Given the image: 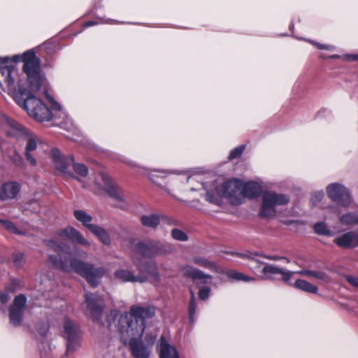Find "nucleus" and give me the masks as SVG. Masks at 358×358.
I'll return each instance as SVG.
<instances>
[{
    "instance_id": "3c124183",
    "label": "nucleus",
    "mask_w": 358,
    "mask_h": 358,
    "mask_svg": "<svg viewBox=\"0 0 358 358\" xmlns=\"http://www.w3.org/2000/svg\"><path fill=\"white\" fill-rule=\"evenodd\" d=\"M38 331L41 336H44L48 331V327L45 324H43L42 327L38 328Z\"/></svg>"
},
{
    "instance_id": "0e129e2a",
    "label": "nucleus",
    "mask_w": 358,
    "mask_h": 358,
    "mask_svg": "<svg viewBox=\"0 0 358 358\" xmlns=\"http://www.w3.org/2000/svg\"><path fill=\"white\" fill-rule=\"evenodd\" d=\"M159 173H164V171H160Z\"/></svg>"
},
{
    "instance_id": "6ab92c4d",
    "label": "nucleus",
    "mask_w": 358,
    "mask_h": 358,
    "mask_svg": "<svg viewBox=\"0 0 358 358\" xmlns=\"http://www.w3.org/2000/svg\"><path fill=\"white\" fill-rule=\"evenodd\" d=\"M334 243L345 249H351L358 247V231H350L336 237Z\"/></svg>"
},
{
    "instance_id": "dca6fc26",
    "label": "nucleus",
    "mask_w": 358,
    "mask_h": 358,
    "mask_svg": "<svg viewBox=\"0 0 358 358\" xmlns=\"http://www.w3.org/2000/svg\"><path fill=\"white\" fill-rule=\"evenodd\" d=\"M57 235L72 243H77L87 247L90 245V241L85 238L80 231L71 226L59 230Z\"/></svg>"
},
{
    "instance_id": "a19ab883",
    "label": "nucleus",
    "mask_w": 358,
    "mask_h": 358,
    "mask_svg": "<svg viewBox=\"0 0 358 358\" xmlns=\"http://www.w3.org/2000/svg\"><path fill=\"white\" fill-rule=\"evenodd\" d=\"M264 258L266 259H268V260H272V261H277V260H280V259H283L285 260L287 263H289L290 261L288 258L285 257H280V256H278V255H262Z\"/></svg>"
},
{
    "instance_id": "680f3d73",
    "label": "nucleus",
    "mask_w": 358,
    "mask_h": 358,
    "mask_svg": "<svg viewBox=\"0 0 358 358\" xmlns=\"http://www.w3.org/2000/svg\"><path fill=\"white\" fill-rule=\"evenodd\" d=\"M167 222H168V224H170L171 223L170 220H167Z\"/></svg>"
},
{
    "instance_id": "ea45409f",
    "label": "nucleus",
    "mask_w": 358,
    "mask_h": 358,
    "mask_svg": "<svg viewBox=\"0 0 358 358\" xmlns=\"http://www.w3.org/2000/svg\"><path fill=\"white\" fill-rule=\"evenodd\" d=\"M294 272L290 271H285L282 269V273H280V275H282V280L285 282H288L291 278L293 276Z\"/></svg>"
},
{
    "instance_id": "8fccbe9b",
    "label": "nucleus",
    "mask_w": 358,
    "mask_h": 358,
    "mask_svg": "<svg viewBox=\"0 0 358 358\" xmlns=\"http://www.w3.org/2000/svg\"><path fill=\"white\" fill-rule=\"evenodd\" d=\"M48 99L50 101V103L52 105V110H55L56 111H60L62 109V106L57 102L54 101V99L50 96H48Z\"/></svg>"
},
{
    "instance_id": "5701e85b",
    "label": "nucleus",
    "mask_w": 358,
    "mask_h": 358,
    "mask_svg": "<svg viewBox=\"0 0 358 358\" xmlns=\"http://www.w3.org/2000/svg\"><path fill=\"white\" fill-rule=\"evenodd\" d=\"M116 279L122 282H145L147 278L141 275H135L133 272L126 269H118L114 273Z\"/></svg>"
},
{
    "instance_id": "6e6552de",
    "label": "nucleus",
    "mask_w": 358,
    "mask_h": 358,
    "mask_svg": "<svg viewBox=\"0 0 358 358\" xmlns=\"http://www.w3.org/2000/svg\"><path fill=\"white\" fill-rule=\"evenodd\" d=\"M62 336L66 340V355L79 348L81 342V331L78 324L66 317L62 325Z\"/></svg>"
},
{
    "instance_id": "c9c22d12",
    "label": "nucleus",
    "mask_w": 358,
    "mask_h": 358,
    "mask_svg": "<svg viewBox=\"0 0 358 358\" xmlns=\"http://www.w3.org/2000/svg\"><path fill=\"white\" fill-rule=\"evenodd\" d=\"M173 238L180 241H186L188 239L187 235L182 231L174 229L171 231Z\"/></svg>"
},
{
    "instance_id": "7c9ffc66",
    "label": "nucleus",
    "mask_w": 358,
    "mask_h": 358,
    "mask_svg": "<svg viewBox=\"0 0 358 358\" xmlns=\"http://www.w3.org/2000/svg\"><path fill=\"white\" fill-rule=\"evenodd\" d=\"M340 222L343 225L358 224V213H348L339 218Z\"/></svg>"
},
{
    "instance_id": "bb28decb",
    "label": "nucleus",
    "mask_w": 358,
    "mask_h": 358,
    "mask_svg": "<svg viewBox=\"0 0 358 358\" xmlns=\"http://www.w3.org/2000/svg\"><path fill=\"white\" fill-rule=\"evenodd\" d=\"M141 222L145 227L155 229L160 222V217L155 213L145 215L141 216Z\"/></svg>"
},
{
    "instance_id": "c03bdc74",
    "label": "nucleus",
    "mask_w": 358,
    "mask_h": 358,
    "mask_svg": "<svg viewBox=\"0 0 358 358\" xmlns=\"http://www.w3.org/2000/svg\"><path fill=\"white\" fill-rule=\"evenodd\" d=\"M310 42L313 45H314L315 46H316L317 48H319L320 50H331V49H334V46H331V45H323V44H321L320 43H317V42H315V41H310Z\"/></svg>"
},
{
    "instance_id": "393cba45",
    "label": "nucleus",
    "mask_w": 358,
    "mask_h": 358,
    "mask_svg": "<svg viewBox=\"0 0 358 358\" xmlns=\"http://www.w3.org/2000/svg\"><path fill=\"white\" fill-rule=\"evenodd\" d=\"M327 269H320V270H310V269H303L301 271H299L296 272V273L303 275L308 276L315 278L320 281L327 283L330 282L331 277L329 273L327 272Z\"/></svg>"
},
{
    "instance_id": "f257e3e1",
    "label": "nucleus",
    "mask_w": 358,
    "mask_h": 358,
    "mask_svg": "<svg viewBox=\"0 0 358 358\" xmlns=\"http://www.w3.org/2000/svg\"><path fill=\"white\" fill-rule=\"evenodd\" d=\"M43 243L48 248L59 254H68V256L59 258L54 255H50L48 256V263L52 267L66 273L74 271L84 278L92 287L98 286L101 278L106 273L104 268L101 266L96 267L91 263L84 262L72 257L71 252L67 251L69 249L68 245L59 242L55 238L45 239Z\"/></svg>"
},
{
    "instance_id": "ddd939ff",
    "label": "nucleus",
    "mask_w": 358,
    "mask_h": 358,
    "mask_svg": "<svg viewBox=\"0 0 358 358\" xmlns=\"http://www.w3.org/2000/svg\"><path fill=\"white\" fill-rule=\"evenodd\" d=\"M27 307V297L20 294L16 296L9 308L10 322L15 327L21 325L23 320L24 312Z\"/></svg>"
},
{
    "instance_id": "09e8293b",
    "label": "nucleus",
    "mask_w": 358,
    "mask_h": 358,
    "mask_svg": "<svg viewBox=\"0 0 358 358\" xmlns=\"http://www.w3.org/2000/svg\"><path fill=\"white\" fill-rule=\"evenodd\" d=\"M12 160L17 166H21L23 164V159L18 153H15L12 157Z\"/></svg>"
},
{
    "instance_id": "aec40b11",
    "label": "nucleus",
    "mask_w": 358,
    "mask_h": 358,
    "mask_svg": "<svg viewBox=\"0 0 358 358\" xmlns=\"http://www.w3.org/2000/svg\"><path fill=\"white\" fill-rule=\"evenodd\" d=\"M157 352L160 358H179L180 355L176 348L170 345L164 336L159 338L157 345Z\"/></svg>"
},
{
    "instance_id": "9d476101",
    "label": "nucleus",
    "mask_w": 358,
    "mask_h": 358,
    "mask_svg": "<svg viewBox=\"0 0 358 358\" xmlns=\"http://www.w3.org/2000/svg\"><path fill=\"white\" fill-rule=\"evenodd\" d=\"M85 303L87 304L85 314L99 325H103L101 320L105 307L103 298L97 294L87 292L85 294Z\"/></svg>"
},
{
    "instance_id": "58836bf2",
    "label": "nucleus",
    "mask_w": 358,
    "mask_h": 358,
    "mask_svg": "<svg viewBox=\"0 0 358 358\" xmlns=\"http://www.w3.org/2000/svg\"><path fill=\"white\" fill-rule=\"evenodd\" d=\"M324 192L322 191L317 192L312 194L310 201L313 203V205H316L317 203H320L323 197H324Z\"/></svg>"
},
{
    "instance_id": "f3484780",
    "label": "nucleus",
    "mask_w": 358,
    "mask_h": 358,
    "mask_svg": "<svg viewBox=\"0 0 358 358\" xmlns=\"http://www.w3.org/2000/svg\"><path fill=\"white\" fill-rule=\"evenodd\" d=\"M133 262L136 265V268L139 271V272H145L149 274L152 278V281L156 285H159L161 282V277L157 271V267L156 262L155 261L152 262H141L136 261L135 259H133Z\"/></svg>"
},
{
    "instance_id": "052dcab7",
    "label": "nucleus",
    "mask_w": 358,
    "mask_h": 358,
    "mask_svg": "<svg viewBox=\"0 0 358 358\" xmlns=\"http://www.w3.org/2000/svg\"><path fill=\"white\" fill-rule=\"evenodd\" d=\"M83 187L84 188H86V187H87V186L85 185V184H83Z\"/></svg>"
},
{
    "instance_id": "f704fd0d",
    "label": "nucleus",
    "mask_w": 358,
    "mask_h": 358,
    "mask_svg": "<svg viewBox=\"0 0 358 358\" xmlns=\"http://www.w3.org/2000/svg\"><path fill=\"white\" fill-rule=\"evenodd\" d=\"M314 230L317 234L320 235H329L331 233L330 229L328 228L327 225L323 222H317L314 224Z\"/></svg>"
},
{
    "instance_id": "a18cd8bd",
    "label": "nucleus",
    "mask_w": 358,
    "mask_h": 358,
    "mask_svg": "<svg viewBox=\"0 0 358 358\" xmlns=\"http://www.w3.org/2000/svg\"><path fill=\"white\" fill-rule=\"evenodd\" d=\"M9 301V294L8 291L0 290V301L1 303L5 304Z\"/></svg>"
},
{
    "instance_id": "b1692460",
    "label": "nucleus",
    "mask_w": 358,
    "mask_h": 358,
    "mask_svg": "<svg viewBox=\"0 0 358 358\" xmlns=\"http://www.w3.org/2000/svg\"><path fill=\"white\" fill-rule=\"evenodd\" d=\"M192 262L201 267L207 268L217 273H223L224 269L217 266V264L206 257L201 256H194L192 259Z\"/></svg>"
},
{
    "instance_id": "4c0bfd02",
    "label": "nucleus",
    "mask_w": 358,
    "mask_h": 358,
    "mask_svg": "<svg viewBox=\"0 0 358 358\" xmlns=\"http://www.w3.org/2000/svg\"><path fill=\"white\" fill-rule=\"evenodd\" d=\"M210 291H211L210 288L207 286L203 287L201 289H200L199 291V299L202 301L206 300L210 296Z\"/></svg>"
},
{
    "instance_id": "f8f14e48",
    "label": "nucleus",
    "mask_w": 358,
    "mask_h": 358,
    "mask_svg": "<svg viewBox=\"0 0 358 358\" xmlns=\"http://www.w3.org/2000/svg\"><path fill=\"white\" fill-rule=\"evenodd\" d=\"M157 336H149L145 338V343L143 341L131 338L129 341V346L134 358H149L150 348L154 345Z\"/></svg>"
},
{
    "instance_id": "20e7f679",
    "label": "nucleus",
    "mask_w": 358,
    "mask_h": 358,
    "mask_svg": "<svg viewBox=\"0 0 358 358\" xmlns=\"http://www.w3.org/2000/svg\"><path fill=\"white\" fill-rule=\"evenodd\" d=\"M0 126L8 136L26 141L24 155L26 160L32 166L37 164L36 159L38 145L41 143L40 138L20 123L0 112Z\"/></svg>"
},
{
    "instance_id": "473e14b6",
    "label": "nucleus",
    "mask_w": 358,
    "mask_h": 358,
    "mask_svg": "<svg viewBox=\"0 0 358 358\" xmlns=\"http://www.w3.org/2000/svg\"><path fill=\"white\" fill-rule=\"evenodd\" d=\"M227 275L232 280H242L245 282H249L250 280H254L255 278L252 277H249L248 275H244L242 273L237 272L234 270L227 271L226 273Z\"/></svg>"
},
{
    "instance_id": "4be33fe9",
    "label": "nucleus",
    "mask_w": 358,
    "mask_h": 358,
    "mask_svg": "<svg viewBox=\"0 0 358 358\" xmlns=\"http://www.w3.org/2000/svg\"><path fill=\"white\" fill-rule=\"evenodd\" d=\"M50 153L56 169L62 173H66L68 166L71 163L70 157L68 158L64 157L61 155L59 150L57 148H52Z\"/></svg>"
},
{
    "instance_id": "e433bc0d",
    "label": "nucleus",
    "mask_w": 358,
    "mask_h": 358,
    "mask_svg": "<svg viewBox=\"0 0 358 358\" xmlns=\"http://www.w3.org/2000/svg\"><path fill=\"white\" fill-rule=\"evenodd\" d=\"M245 148V146L244 145H241L240 146L235 148L230 152L229 158L230 159L238 158L243 152Z\"/></svg>"
},
{
    "instance_id": "7ed1b4c3",
    "label": "nucleus",
    "mask_w": 358,
    "mask_h": 358,
    "mask_svg": "<svg viewBox=\"0 0 358 358\" xmlns=\"http://www.w3.org/2000/svg\"><path fill=\"white\" fill-rule=\"evenodd\" d=\"M155 315V308L153 306H131L129 312L122 313L118 319L117 326L122 339L126 341L131 336H141L146 328V320Z\"/></svg>"
},
{
    "instance_id": "0eeeda50",
    "label": "nucleus",
    "mask_w": 358,
    "mask_h": 358,
    "mask_svg": "<svg viewBox=\"0 0 358 358\" xmlns=\"http://www.w3.org/2000/svg\"><path fill=\"white\" fill-rule=\"evenodd\" d=\"M289 201V197L285 194L266 192L262 195V208L259 215L266 218L273 217L276 215L275 207L287 204Z\"/></svg>"
},
{
    "instance_id": "2f4dec72",
    "label": "nucleus",
    "mask_w": 358,
    "mask_h": 358,
    "mask_svg": "<svg viewBox=\"0 0 358 358\" xmlns=\"http://www.w3.org/2000/svg\"><path fill=\"white\" fill-rule=\"evenodd\" d=\"M70 161L72 164L74 171L81 177H86L88 175L89 171L87 167L82 163H76L74 157L70 156Z\"/></svg>"
},
{
    "instance_id": "cd10ccee",
    "label": "nucleus",
    "mask_w": 358,
    "mask_h": 358,
    "mask_svg": "<svg viewBox=\"0 0 358 358\" xmlns=\"http://www.w3.org/2000/svg\"><path fill=\"white\" fill-rule=\"evenodd\" d=\"M294 287L298 289L310 294H317L318 292V287L317 286L305 280H296L294 283Z\"/></svg>"
},
{
    "instance_id": "79ce46f5",
    "label": "nucleus",
    "mask_w": 358,
    "mask_h": 358,
    "mask_svg": "<svg viewBox=\"0 0 358 358\" xmlns=\"http://www.w3.org/2000/svg\"><path fill=\"white\" fill-rule=\"evenodd\" d=\"M3 226L6 229L10 231H13L15 234L18 233L17 229L15 227V224L9 220H6V222H4Z\"/></svg>"
},
{
    "instance_id": "37998d69",
    "label": "nucleus",
    "mask_w": 358,
    "mask_h": 358,
    "mask_svg": "<svg viewBox=\"0 0 358 358\" xmlns=\"http://www.w3.org/2000/svg\"><path fill=\"white\" fill-rule=\"evenodd\" d=\"M345 279L351 285L358 288V278L352 275H347Z\"/></svg>"
},
{
    "instance_id": "423d86ee",
    "label": "nucleus",
    "mask_w": 358,
    "mask_h": 358,
    "mask_svg": "<svg viewBox=\"0 0 358 358\" xmlns=\"http://www.w3.org/2000/svg\"><path fill=\"white\" fill-rule=\"evenodd\" d=\"M222 198H227L232 205L241 204L243 203L241 180L231 179L217 186L215 192L211 190L206 192V201L217 206L222 205Z\"/></svg>"
},
{
    "instance_id": "c756f323",
    "label": "nucleus",
    "mask_w": 358,
    "mask_h": 358,
    "mask_svg": "<svg viewBox=\"0 0 358 358\" xmlns=\"http://www.w3.org/2000/svg\"><path fill=\"white\" fill-rule=\"evenodd\" d=\"M262 272L264 275L265 279H269L272 278V275H280V273H282V268L273 264H266L262 268Z\"/></svg>"
},
{
    "instance_id": "a878e982",
    "label": "nucleus",
    "mask_w": 358,
    "mask_h": 358,
    "mask_svg": "<svg viewBox=\"0 0 358 358\" xmlns=\"http://www.w3.org/2000/svg\"><path fill=\"white\" fill-rule=\"evenodd\" d=\"M90 231L96 236L103 244L106 245H110L111 239L110 235L105 229L96 224L90 226Z\"/></svg>"
},
{
    "instance_id": "13d9d810",
    "label": "nucleus",
    "mask_w": 358,
    "mask_h": 358,
    "mask_svg": "<svg viewBox=\"0 0 358 358\" xmlns=\"http://www.w3.org/2000/svg\"><path fill=\"white\" fill-rule=\"evenodd\" d=\"M4 222H6V220L0 219V224H1L2 225H3Z\"/></svg>"
},
{
    "instance_id": "bf43d9fd",
    "label": "nucleus",
    "mask_w": 358,
    "mask_h": 358,
    "mask_svg": "<svg viewBox=\"0 0 358 358\" xmlns=\"http://www.w3.org/2000/svg\"><path fill=\"white\" fill-rule=\"evenodd\" d=\"M339 56L338 55H334L331 57V58H338Z\"/></svg>"
},
{
    "instance_id": "4d7b16f0",
    "label": "nucleus",
    "mask_w": 358,
    "mask_h": 358,
    "mask_svg": "<svg viewBox=\"0 0 358 358\" xmlns=\"http://www.w3.org/2000/svg\"><path fill=\"white\" fill-rule=\"evenodd\" d=\"M71 175L72 178H76V180H78L80 182H82V180H81L79 178H78V177H76V176H73L72 174H71Z\"/></svg>"
},
{
    "instance_id": "6e6d98bb",
    "label": "nucleus",
    "mask_w": 358,
    "mask_h": 358,
    "mask_svg": "<svg viewBox=\"0 0 358 358\" xmlns=\"http://www.w3.org/2000/svg\"><path fill=\"white\" fill-rule=\"evenodd\" d=\"M22 211L25 213V214H27V212L28 211V210L29 209V208H26V207H24V206H22Z\"/></svg>"
},
{
    "instance_id": "72a5a7b5",
    "label": "nucleus",
    "mask_w": 358,
    "mask_h": 358,
    "mask_svg": "<svg viewBox=\"0 0 358 358\" xmlns=\"http://www.w3.org/2000/svg\"><path fill=\"white\" fill-rule=\"evenodd\" d=\"M190 299H189V304L188 308V312H189V322L190 324H192L194 322V315L196 313V297L194 292L190 289Z\"/></svg>"
},
{
    "instance_id": "4468645a",
    "label": "nucleus",
    "mask_w": 358,
    "mask_h": 358,
    "mask_svg": "<svg viewBox=\"0 0 358 358\" xmlns=\"http://www.w3.org/2000/svg\"><path fill=\"white\" fill-rule=\"evenodd\" d=\"M329 198L336 203L348 206L351 203V196L347 188L338 183H332L327 188Z\"/></svg>"
},
{
    "instance_id": "de8ad7c7",
    "label": "nucleus",
    "mask_w": 358,
    "mask_h": 358,
    "mask_svg": "<svg viewBox=\"0 0 358 358\" xmlns=\"http://www.w3.org/2000/svg\"><path fill=\"white\" fill-rule=\"evenodd\" d=\"M24 258V255L22 253H17L14 255V263L16 266H20L22 264V260Z\"/></svg>"
},
{
    "instance_id": "49530a36",
    "label": "nucleus",
    "mask_w": 358,
    "mask_h": 358,
    "mask_svg": "<svg viewBox=\"0 0 358 358\" xmlns=\"http://www.w3.org/2000/svg\"><path fill=\"white\" fill-rule=\"evenodd\" d=\"M117 316V310H111L110 313L108 315V327H110L112 324V322H113Z\"/></svg>"
},
{
    "instance_id": "9b49d317",
    "label": "nucleus",
    "mask_w": 358,
    "mask_h": 358,
    "mask_svg": "<svg viewBox=\"0 0 358 358\" xmlns=\"http://www.w3.org/2000/svg\"><path fill=\"white\" fill-rule=\"evenodd\" d=\"M94 182L112 199L117 201H123L124 196L122 190L106 173H99L96 176Z\"/></svg>"
},
{
    "instance_id": "a211bd4d",
    "label": "nucleus",
    "mask_w": 358,
    "mask_h": 358,
    "mask_svg": "<svg viewBox=\"0 0 358 358\" xmlns=\"http://www.w3.org/2000/svg\"><path fill=\"white\" fill-rule=\"evenodd\" d=\"M21 190V185L17 182L9 181L0 187V200L7 201L15 199Z\"/></svg>"
},
{
    "instance_id": "1a4fd4ad",
    "label": "nucleus",
    "mask_w": 358,
    "mask_h": 358,
    "mask_svg": "<svg viewBox=\"0 0 358 358\" xmlns=\"http://www.w3.org/2000/svg\"><path fill=\"white\" fill-rule=\"evenodd\" d=\"M136 248L141 255L148 258L166 255L172 252L169 245L155 240L138 242Z\"/></svg>"
},
{
    "instance_id": "f03ea898",
    "label": "nucleus",
    "mask_w": 358,
    "mask_h": 358,
    "mask_svg": "<svg viewBox=\"0 0 358 358\" xmlns=\"http://www.w3.org/2000/svg\"><path fill=\"white\" fill-rule=\"evenodd\" d=\"M13 63L23 62L22 70L27 76V82L29 90L32 92H38L45 83V78L41 73V62L36 57V52L29 50L22 55H14L12 59L8 57H0V87H9L14 84L12 73L14 69L13 64H8L11 61Z\"/></svg>"
},
{
    "instance_id": "864d4df0",
    "label": "nucleus",
    "mask_w": 358,
    "mask_h": 358,
    "mask_svg": "<svg viewBox=\"0 0 358 358\" xmlns=\"http://www.w3.org/2000/svg\"><path fill=\"white\" fill-rule=\"evenodd\" d=\"M97 22L95 21H88L85 23V27H90L96 24Z\"/></svg>"
},
{
    "instance_id": "603ef678",
    "label": "nucleus",
    "mask_w": 358,
    "mask_h": 358,
    "mask_svg": "<svg viewBox=\"0 0 358 358\" xmlns=\"http://www.w3.org/2000/svg\"><path fill=\"white\" fill-rule=\"evenodd\" d=\"M34 205V207H33V208L31 209V212L33 213H38L39 211V208H40V206H39V203L36 201H33V202H31L30 203H29V206H31Z\"/></svg>"
},
{
    "instance_id": "e2e57ef3",
    "label": "nucleus",
    "mask_w": 358,
    "mask_h": 358,
    "mask_svg": "<svg viewBox=\"0 0 358 358\" xmlns=\"http://www.w3.org/2000/svg\"><path fill=\"white\" fill-rule=\"evenodd\" d=\"M189 177H187V182H188V181H189Z\"/></svg>"
},
{
    "instance_id": "2eb2a0df",
    "label": "nucleus",
    "mask_w": 358,
    "mask_h": 358,
    "mask_svg": "<svg viewBox=\"0 0 358 358\" xmlns=\"http://www.w3.org/2000/svg\"><path fill=\"white\" fill-rule=\"evenodd\" d=\"M180 271L183 276L190 278L196 285L210 283L213 279L212 275L189 264L181 266Z\"/></svg>"
},
{
    "instance_id": "412c9836",
    "label": "nucleus",
    "mask_w": 358,
    "mask_h": 358,
    "mask_svg": "<svg viewBox=\"0 0 358 358\" xmlns=\"http://www.w3.org/2000/svg\"><path fill=\"white\" fill-rule=\"evenodd\" d=\"M262 191V186L259 183L254 181L244 183L241 180V195H243V199L244 198L255 199L260 195Z\"/></svg>"
},
{
    "instance_id": "39448f33",
    "label": "nucleus",
    "mask_w": 358,
    "mask_h": 358,
    "mask_svg": "<svg viewBox=\"0 0 358 358\" xmlns=\"http://www.w3.org/2000/svg\"><path fill=\"white\" fill-rule=\"evenodd\" d=\"M14 99L18 106L38 122L49 121L53 117L51 110L41 99L24 88L19 89L15 93Z\"/></svg>"
},
{
    "instance_id": "5fc2aeb1",
    "label": "nucleus",
    "mask_w": 358,
    "mask_h": 358,
    "mask_svg": "<svg viewBox=\"0 0 358 358\" xmlns=\"http://www.w3.org/2000/svg\"><path fill=\"white\" fill-rule=\"evenodd\" d=\"M350 59L351 60H357L358 59V55H351L350 56Z\"/></svg>"
},
{
    "instance_id": "c85d7f7f",
    "label": "nucleus",
    "mask_w": 358,
    "mask_h": 358,
    "mask_svg": "<svg viewBox=\"0 0 358 358\" xmlns=\"http://www.w3.org/2000/svg\"><path fill=\"white\" fill-rule=\"evenodd\" d=\"M73 215L76 219L80 222L87 229L90 230V227L94 225V224L91 223L92 217L85 210H76L73 212Z\"/></svg>"
}]
</instances>
